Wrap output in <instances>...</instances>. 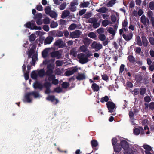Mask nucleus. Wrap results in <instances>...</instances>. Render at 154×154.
<instances>
[{"label":"nucleus","mask_w":154,"mask_h":154,"mask_svg":"<svg viewBox=\"0 0 154 154\" xmlns=\"http://www.w3.org/2000/svg\"><path fill=\"white\" fill-rule=\"evenodd\" d=\"M122 148L124 150V154H131L133 150L129 146V143L125 140H122L121 142V145H119L118 147Z\"/></svg>","instance_id":"obj_1"},{"label":"nucleus","mask_w":154,"mask_h":154,"mask_svg":"<svg viewBox=\"0 0 154 154\" xmlns=\"http://www.w3.org/2000/svg\"><path fill=\"white\" fill-rule=\"evenodd\" d=\"M53 71V69H48L45 72V75L48 76V80L49 81L52 82V84L56 85L58 83L59 81L57 79H55V75L52 74Z\"/></svg>","instance_id":"obj_2"},{"label":"nucleus","mask_w":154,"mask_h":154,"mask_svg":"<svg viewBox=\"0 0 154 154\" xmlns=\"http://www.w3.org/2000/svg\"><path fill=\"white\" fill-rule=\"evenodd\" d=\"M45 75L44 69L38 70L33 71L31 73V77L33 79L37 80L38 77H43Z\"/></svg>","instance_id":"obj_3"},{"label":"nucleus","mask_w":154,"mask_h":154,"mask_svg":"<svg viewBox=\"0 0 154 154\" xmlns=\"http://www.w3.org/2000/svg\"><path fill=\"white\" fill-rule=\"evenodd\" d=\"M33 95L35 98L39 97L40 95L38 92L36 91H33L31 92L28 93L25 95L24 99L23 100L24 102H27L28 103H31L32 100L31 98V96Z\"/></svg>","instance_id":"obj_4"},{"label":"nucleus","mask_w":154,"mask_h":154,"mask_svg":"<svg viewBox=\"0 0 154 154\" xmlns=\"http://www.w3.org/2000/svg\"><path fill=\"white\" fill-rule=\"evenodd\" d=\"M63 50H59L51 52L50 53L51 57L52 58H55L57 59L63 58Z\"/></svg>","instance_id":"obj_5"},{"label":"nucleus","mask_w":154,"mask_h":154,"mask_svg":"<svg viewBox=\"0 0 154 154\" xmlns=\"http://www.w3.org/2000/svg\"><path fill=\"white\" fill-rule=\"evenodd\" d=\"M77 58L79 60V63L82 64L86 63L89 60L88 58L86 57L85 54L83 53L78 54Z\"/></svg>","instance_id":"obj_6"},{"label":"nucleus","mask_w":154,"mask_h":154,"mask_svg":"<svg viewBox=\"0 0 154 154\" xmlns=\"http://www.w3.org/2000/svg\"><path fill=\"white\" fill-rule=\"evenodd\" d=\"M98 19L95 17H92L89 19L88 21L89 23H93L92 27L94 28L98 27L100 25V23L98 22Z\"/></svg>","instance_id":"obj_7"},{"label":"nucleus","mask_w":154,"mask_h":154,"mask_svg":"<svg viewBox=\"0 0 154 154\" xmlns=\"http://www.w3.org/2000/svg\"><path fill=\"white\" fill-rule=\"evenodd\" d=\"M128 24L127 19H125L122 24V28L119 30V34L120 35L122 34L124 32L128 31Z\"/></svg>","instance_id":"obj_8"},{"label":"nucleus","mask_w":154,"mask_h":154,"mask_svg":"<svg viewBox=\"0 0 154 154\" xmlns=\"http://www.w3.org/2000/svg\"><path fill=\"white\" fill-rule=\"evenodd\" d=\"M117 140L116 138H113L112 140V144L113 146V148L114 151L117 153L116 154H118L119 152L121 150V148L120 147H118L119 145L118 144L115 145L117 142Z\"/></svg>","instance_id":"obj_9"},{"label":"nucleus","mask_w":154,"mask_h":154,"mask_svg":"<svg viewBox=\"0 0 154 154\" xmlns=\"http://www.w3.org/2000/svg\"><path fill=\"white\" fill-rule=\"evenodd\" d=\"M133 133L134 135H138L140 133L141 134H144L145 133L144 131L143 127L140 126L137 128H134L133 130Z\"/></svg>","instance_id":"obj_10"},{"label":"nucleus","mask_w":154,"mask_h":154,"mask_svg":"<svg viewBox=\"0 0 154 154\" xmlns=\"http://www.w3.org/2000/svg\"><path fill=\"white\" fill-rule=\"evenodd\" d=\"M54 45L59 48H63L66 46L65 43L62 39H60L55 41Z\"/></svg>","instance_id":"obj_11"},{"label":"nucleus","mask_w":154,"mask_h":154,"mask_svg":"<svg viewBox=\"0 0 154 154\" xmlns=\"http://www.w3.org/2000/svg\"><path fill=\"white\" fill-rule=\"evenodd\" d=\"M106 105L109 110V112L110 113L113 112L114 109L116 107L115 104L112 102L109 101L107 103Z\"/></svg>","instance_id":"obj_12"},{"label":"nucleus","mask_w":154,"mask_h":154,"mask_svg":"<svg viewBox=\"0 0 154 154\" xmlns=\"http://www.w3.org/2000/svg\"><path fill=\"white\" fill-rule=\"evenodd\" d=\"M122 34L123 38L127 41L130 40L132 38L133 35L131 32L126 33V32H124Z\"/></svg>","instance_id":"obj_13"},{"label":"nucleus","mask_w":154,"mask_h":154,"mask_svg":"<svg viewBox=\"0 0 154 154\" xmlns=\"http://www.w3.org/2000/svg\"><path fill=\"white\" fill-rule=\"evenodd\" d=\"M92 47L96 51H98L102 48V45L100 43H97L96 42L94 41L92 44Z\"/></svg>","instance_id":"obj_14"},{"label":"nucleus","mask_w":154,"mask_h":154,"mask_svg":"<svg viewBox=\"0 0 154 154\" xmlns=\"http://www.w3.org/2000/svg\"><path fill=\"white\" fill-rule=\"evenodd\" d=\"M78 70V69L76 67H74L69 70L67 71L65 73V75L66 76H69L73 74Z\"/></svg>","instance_id":"obj_15"},{"label":"nucleus","mask_w":154,"mask_h":154,"mask_svg":"<svg viewBox=\"0 0 154 154\" xmlns=\"http://www.w3.org/2000/svg\"><path fill=\"white\" fill-rule=\"evenodd\" d=\"M81 32L79 30H75L71 33V35L73 38H78L79 37Z\"/></svg>","instance_id":"obj_16"},{"label":"nucleus","mask_w":154,"mask_h":154,"mask_svg":"<svg viewBox=\"0 0 154 154\" xmlns=\"http://www.w3.org/2000/svg\"><path fill=\"white\" fill-rule=\"evenodd\" d=\"M33 87L35 89L38 88L42 90L43 88L42 85L37 81H36L33 84Z\"/></svg>","instance_id":"obj_17"},{"label":"nucleus","mask_w":154,"mask_h":154,"mask_svg":"<svg viewBox=\"0 0 154 154\" xmlns=\"http://www.w3.org/2000/svg\"><path fill=\"white\" fill-rule=\"evenodd\" d=\"M49 62V61L48 60H46L43 61V63L44 65L47 64V69H53L54 67L52 64H48Z\"/></svg>","instance_id":"obj_18"},{"label":"nucleus","mask_w":154,"mask_h":154,"mask_svg":"<svg viewBox=\"0 0 154 154\" xmlns=\"http://www.w3.org/2000/svg\"><path fill=\"white\" fill-rule=\"evenodd\" d=\"M53 38L52 37L48 36L46 38L44 44L47 45L50 44L53 40Z\"/></svg>","instance_id":"obj_19"},{"label":"nucleus","mask_w":154,"mask_h":154,"mask_svg":"<svg viewBox=\"0 0 154 154\" xmlns=\"http://www.w3.org/2000/svg\"><path fill=\"white\" fill-rule=\"evenodd\" d=\"M140 20L141 22L144 25H146L147 23H149V21L148 19L146 18V16L143 15L141 17Z\"/></svg>","instance_id":"obj_20"},{"label":"nucleus","mask_w":154,"mask_h":154,"mask_svg":"<svg viewBox=\"0 0 154 154\" xmlns=\"http://www.w3.org/2000/svg\"><path fill=\"white\" fill-rule=\"evenodd\" d=\"M88 49L87 47L85 45H83L80 47L79 49V52H82L85 53L88 51Z\"/></svg>","instance_id":"obj_21"},{"label":"nucleus","mask_w":154,"mask_h":154,"mask_svg":"<svg viewBox=\"0 0 154 154\" xmlns=\"http://www.w3.org/2000/svg\"><path fill=\"white\" fill-rule=\"evenodd\" d=\"M142 43L144 47H146L148 45V42L146 38L144 36H143L141 37Z\"/></svg>","instance_id":"obj_22"},{"label":"nucleus","mask_w":154,"mask_h":154,"mask_svg":"<svg viewBox=\"0 0 154 154\" xmlns=\"http://www.w3.org/2000/svg\"><path fill=\"white\" fill-rule=\"evenodd\" d=\"M35 24V23L29 22L25 24L24 26L26 27L30 28L31 29H32L34 27Z\"/></svg>","instance_id":"obj_23"},{"label":"nucleus","mask_w":154,"mask_h":154,"mask_svg":"<svg viewBox=\"0 0 154 154\" xmlns=\"http://www.w3.org/2000/svg\"><path fill=\"white\" fill-rule=\"evenodd\" d=\"M91 88L94 91H97L100 89L99 86L96 83H93L92 85Z\"/></svg>","instance_id":"obj_24"},{"label":"nucleus","mask_w":154,"mask_h":154,"mask_svg":"<svg viewBox=\"0 0 154 154\" xmlns=\"http://www.w3.org/2000/svg\"><path fill=\"white\" fill-rule=\"evenodd\" d=\"M46 99L49 101H50L52 102H53L54 100H56V104L58 102V100L57 99H55V97L54 96H49L46 98Z\"/></svg>","instance_id":"obj_25"},{"label":"nucleus","mask_w":154,"mask_h":154,"mask_svg":"<svg viewBox=\"0 0 154 154\" xmlns=\"http://www.w3.org/2000/svg\"><path fill=\"white\" fill-rule=\"evenodd\" d=\"M70 14L69 11L68 10H64L63 11L61 15V17L64 19L68 16Z\"/></svg>","instance_id":"obj_26"},{"label":"nucleus","mask_w":154,"mask_h":154,"mask_svg":"<svg viewBox=\"0 0 154 154\" xmlns=\"http://www.w3.org/2000/svg\"><path fill=\"white\" fill-rule=\"evenodd\" d=\"M90 4L88 1L85 2H81L79 6L81 8H86Z\"/></svg>","instance_id":"obj_27"},{"label":"nucleus","mask_w":154,"mask_h":154,"mask_svg":"<svg viewBox=\"0 0 154 154\" xmlns=\"http://www.w3.org/2000/svg\"><path fill=\"white\" fill-rule=\"evenodd\" d=\"M128 59L131 63L133 64H135V59L132 55H129Z\"/></svg>","instance_id":"obj_28"},{"label":"nucleus","mask_w":154,"mask_h":154,"mask_svg":"<svg viewBox=\"0 0 154 154\" xmlns=\"http://www.w3.org/2000/svg\"><path fill=\"white\" fill-rule=\"evenodd\" d=\"M49 49L47 48L45 49L42 52V56L44 58H46L48 53Z\"/></svg>","instance_id":"obj_29"},{"label":"nucleus","mask_w":154,"mask_h":154,"mask_svg":"<svg viewBox=\"0 0 154 154\" xmlns=\"http://www.w3.org/2000/svg\"><path fill=\"white\" fill-rule=\"evenodd\" d=\"M35 47L33 46L30 49L29 54H28V58H29L31 57V56L32 54H34L35 53Z\"/></svg>","instance_id":"obj_30"},{"label":"nucleus","mask_w":154,"mask_h":154,"mask_svg":"<svg viewBox=\"0 0 154 154\" xmlns=\"http://www.w3.org/2000/svg\"><path fill=\"white\" fill-rule=\"evenodd\" d=\"M107 30L109 33L112 34L113 36L115 35L116 34L115 31L111 27L108 28Z\"/></svg>","instance_id":"obj_31"},{"label":"nucleus","mask_w":154,"mask_h":154,"mask_svg":"<svg viewBox=\"0 0 154 154\" xmlns=\"http://www.w3.org/2000/svg\"><path fill=\"white\" fill-rule=\"evenodd\" d=\"M96 11L100 13H105L107 11V9L105 7H101L98 9H97Z\"/></svg>","instance_id":"obj_32"},{"label":"nucleus","mask_w":154,"mask_h":154,"mask_svg":"<svg viewBox=\"0 0 154 154\" xmlns=\"http://www.w3.org/2000/svg\"><path fill=\"white\" fill-rule=\"evenodd\" d=\"M78 80H83L85 78V75L83 74H79L76 77Z\"/></svg>","instance_id":"obj_33"},{"label":"nucleus","mask_w":154,"mask_h":154,"mask_svg":"<svg viewBox=\"0 0 154 154\" xmlns=\"http://www.w3.org/2000/svg\"><path fill=\"white\" fill-rule=\"evenodd\" d=\"M88 36L92 38L95 39L97 37L96 34L93 32H91L88 34Z\"/></svg>","instance_id":"obj_34"},{"label":"nucleus","mask_w":154,"mask_h":154,"mask_svg":"<svg viewBox=\"0 0 154 154\" xmlns=\"http://www.w3.org/2000/svg\"><path fill=\"white\" fill-rule=\"evenodd\" d=\"M136 42L137 44L139 46H141L142 45V43L141 41V40L140 37L139 36L137 37L136 38Z\"/></svg>","instance_id":"obj_35"},{"label":"nucleus","mask_w":154,"mask_h":154,"mask_svg":"<svg viewBox=\"0 0 154 154\" xmlns=\"http://www.w3.org/2000/svg\"><path fill=\"white\" fill-rule=\"evenodd\" d=\"M48 15H49L51 17L54 18H56L57 16L56 13L53 11H52Z\"/></svg>","instance_id":"obj_36"},{"label":"nucleus","mask_w":154,"mask_h":154,"mask_svg":"<svg viewBox=\"0 0 154 154\" xmlns=\"http://www.w3.org/2000/svg\"><path fill=\"white\" fill-rule=\"evenodd\" d=\"M132 93L134 95H137L140 93V89L138 88H135L132 91Z\"/></svg>","instance_id":"obj_37"},{"label":"nucleus","mask_w":154,"mask_h":154,"mask_svg":"<svg viewBox=\"0 0 154 154\" xmlns=\"http://www.w3.org/2000/svg\"><path fill=\"white\" fill-rule=\"evenodd\" d=\"M92 147L93 148L96 147L98 145V142L95 140H93L91 142Z\"/></svg>","instance_id":"obj_38"},{"label":"nucleus","mask_w":154,"mask_h":154,"mask_svg":"<svg viewBox=\"0 0 154 154\" xmlns=\"http://www.w3.org/2000/svg\"><path fill=\"white\" fill-rule=\"evenodd\" d=\"M140 91V95H143L146 92V90L145 88L141 87Z\"/></svg>","instance_id":"obj_39"},{"label":"nucleus","mask_w":154,"mask_h":154,"mask_svg":"<svg viewBox=\"0 0 154 154\" xmlns=\"http://www.w3.org/2000/svg\"><path fill=\"white\" fill-rule=\"evenodd\" d=\"M77 26L76 24L73 23L70 25L69 28V29L70 30H72L75 29Z\"/></svg>","instance_id":"obj_40"},{"label":"nucleus","mask_w":154,"mask_h":154,"mask_svg":"<svg viewBox=\"0 0 154 154\" xmlns=\"http://www.w3.org/2000/svg\"><path fill=\"white\" fill-rule=\"evenodd\" d=\"M108 100V97L107 96H106L104 97H102L100 101L101 103H104V102H107Z\"/></svg>","instance_id":"obj_41"},{"label":"nucleus","mask_w":154,"mask_h":154,"mask_svg":"<svg viewBox=\"0 0 154 154\" xmlns=\"http://www.w3.org/2000/svg\"><path fill=\"white\" fill-rule=\"evenodd\" d=\"M98 38L102 41H104L106 39V36L104 34H100L98 36Z\"/></svg>","instance_id":"obj_42"},{"label":"nucleus","mask_w":154,"mask_h":154,"mask_svg":"<svg viewBox=\"0 0 154 154\" xmlns=\"http://www.w3.org/2000/svg\"><path fill=\"white\" fill-rule=\"evenodd\" d=\"M70 54L74 57H76L77 55V52L74 49H72L71 51Z\"/></svg>","instance_id":"obj_43"},{"label":"nucleus","mask_w":154,"mask_h":154,"mask_svg":"<svg viewBox=\"0 0 154 154\" xmlns=\"http://www.w3.org/2000/svg\"><path fill=\"white\" fill-rule=\"evenodd\" d=\"M125 65L123 64H122L119 68V74H121L122 73L124 70Z\"/></svg>","instance_id":"obj_44"},{"label":"nucleus","mask_w":154,"mask_h":154,"mask_svg":"<svg viewBox=\"0 0 154 154\" xmlns=\"http://www.w3.org/2000/svg\"><path fill=\"white\" fill-rule=\"evenodd\" d=\"M102 25L104 27H106L109 24V21L107 20H104L102 22Z\"/></svg>","instance_id":"obj_45"},{"label":"nucleus","mask_w":154,"mask_h":154,"mask_svg":"<svg viewBox=\"0 0 154 154\" xmlns=\"http://www.w3.org/2000/svg\"><path fill=\"white\" fill-rule=\"evenodd\" d=\"M36 36L34 34H32L29 36V40L31 41H34L36 38Z\"/></svg>","instance_id":"obj_46"},{"label":"nucleus","mask_w":154,"mask_h":154,"mask_svg":"<svg viewBox=\"0 0 154 154\" xmlns=\"http://www.w3.org/2000/svg\"><path fill=\"white\" fill-rule=\"evenodd\" d=\"M115 3V0H111L108 3L107 6L108 7H112Z\"/></svg>","instance_id":"obj_47"},{"label":"nucleus","mask_w":154,"mask_h":154,"mask_svg":"<svg viewBox=\"0 0 154 154\" xmlns=\"http://www.w3.org/2000/svg\"><path fill=\"white\" fill-rule=\"evenodd\" d=\"M66 6V2H64L60 5L59 6V8L60 10H63L65 9Z\"/></svg>","instance_id":"obj_48"},{"label":"nucleus","mask_w":154,"mask_h":154,"mask_svg":"<svg viewBox=\"0 0 154 154\" xmlns=\"http://www.w3.org/2000/svg\"><path fill=\"white\" fill-rule=\"evenodd\" d=\"M58 25V24L57 22L53 21L51 22L50 25V27L52 28H54L57 27Z\"/></svg>","instance_id":"obj_49"},{"label":"nucleus","mask_w":154,"mask_h":154,"mask_svg":"<svg viewBox=\"0 0 154 154\" xmlns=\"http://www.w3.org/2000/svg\"><path fill=\"white\" fill-rule=\"evenodd\" d=\"M56 66H60L62 65L63 64V62L61 60H57L56 61Z\"/></svg>","instance_id":"obj_50"},{"label":"nucleus","mask_w":154,"mask_h":154,"mask_svg":"<svg viewBox=\"0 0 154 154\" xmlns=\"http://www.w3.org/2000/svg\"><path fill=\"white\" fill-rule=\"evenodd\" d=\"M45 11L46 14L48 15L52 11L49 6H47L45 9Z\"/></svg>","instance_id":"obj_51"},{"label":"nucleus","mask_w":154,"mask_h":154,"mask_svg":"<svg viewBox=\"0 0 154 154\" xmlns=\"http://www.w3.org/2000/svg\"><path fill=\"white\" fill-rule=\"evenodd\" d=\"M143 148L146 150L151 151L152 148L151 146L148 145H144L143 146Z\"/></svg>","instance_id":"obj_52"},{"label":"nucleus","mask_w":154,"mask_h":154,"mask_svg":"<svg viewBox=\"0 0 154 154\" xmlns=\"http://www.w3.org/2000/svg\"><path fill=\"white\" fill-rule=\"evenodd\" d=\"M63 33L60 31H57L56 33V36L57 37H61L63 36Z\"/></svg>","instance_id":"obj_53"},{"label":"nucleus","mask_w":154,"mask_h":154,"mask_svg":"<svg viewBox=\"0 0 154 154\" xmlns=\"http://www.w3.org/2000/svg\"><path fill=\"white\" fill-rule=\"evenodd\" d=\"M42 17V15L41 13L37 14L35 16V18L36 19H41Z\"/></svg>","instance_id":"obj_54"},{"label":"nucleus","mask_w":154,"mask_h":154,"mask_svg":"<svg viewBox=\"0 0 154 154\" xmlns=\"http://www.w3.org/2000/svg\"><path fill=\"white\" fill-rule=\"evenodd\" d=\"M78 0H73L70 3V5L74 6H77L78 5Z\"/></svg>","instance_id":"obj_55"},{"label":"nucleus","mask_w":154,"mask_h":154,"mask_svg":"<svg viewBox=\"0 0 154 154\" xmlns=\"http://www.w3.org/2000/svg\"><path fill=\"white\" fill-rule=\"evenodd\" d=\"M76 7L75 6L70 5V7L69 9L72 12H74L76 10Z\"/></svg>","instance_id":"obj_56"},{"label":"nucleus","mask_w":154,"mask_h":154,"mask_svg":"<svg viewBox=\"0 0 154 154\" xmlns=\"http://www.w3.org/2000/svg\"><path fill=\"white\" fill-rule=\"evenodd\" d=\"M149 7L151 10H154V2L151 1L150 2Z\"/></svg>","instance_id":"obj_57"},{"label":"nucleus","mask_w":154,"mask_h":154,"mask_svg":"<svg viewBox=\"0 0 154 154\" xmlns=\"http://www.w3.org/2000/svg\"><path fill=\"white\" fill-rule=\"evenodd\" d=\"M43 22L46 24H49L50 22V19L47 17L44 18L43 20Z\"/></svg>","instance_id":"obj_58"},{"label":"nucleus","mask_w":154,"mask_h":154,"mask_svg":"<svg viewBox=\"0 0 154 154\" xmlns=\"http://www.w3.org/2000/svg\"><path fill=\"white\" fill-rule=\"evenodd\" d=\"M147 15L148 17L150 18V19H152V18H153V13L151 11H149L148 12Z\"/></svg>","instance_id":"obj_59"},{"label":"nucleus","mask_w":154,"mask_h":154,"mask_svg":"<svg viewBox=\"0 0 154 154\" xmlns=\"http://www.w3.org/2000/svg\"><path fill=\"white\" fill-rule=\"evenodd\" d=\"M69 86V83L66 82H63L62 84V88H67Z\"/></svg>","instance_id":"obj_60"},{"label":"nucleus","mask_w":154,"mask_h":154,"mask_svg":"<svg viewBox=\"0 0 154 154\" xmlns=\"http://www.w3.org/2000/svg\"><path fill=\"white\" fill-rule=\"evenodd\" d=\"M44 86L46 88H50L51 86V84L50 82H45Z\"/></svg>","instance_id":"obj_61"},{"label":"nucleus","mask_w":154,"mask_h":154,"mask_svg":"<svg viewBox=\"0 0 154 154\" xmlns=\"http://www.w3.org/2000/svg\"><path fill=\"white\" fill-rule=\"evenodd\" d=\"M54 91L57 93H60L62 91V89L60 87H58L55 88Z\"/></svg>","instance_id":"obj_62"},{"label":"nucleus","mask_w":154,"mask_h":154,"mask_svg":"<svg viewBox=\"0 0 154 154\" xmlns=\"http://www.w3.org/2000/svg\"><path fill=\"white\" fill-rule=\"evenodd\" d=\"M149 108L150 109L152 110L154 109V102H152L149 103Z\"/></svg>","instance_id":"obj_63"},{"label":"nucleus","mask_w":154,"mask_h":154,"mask_svg":"<svg viewBox=\"0 0 154 154\" xmlns=\"http://www.w3.org/2000/svg\"><path fill=\"white\" fill-rule=\"evenodd\" d=\"M144 101L147 103L150 102L151 101V98L150 97L148 96H146L144 98Z\"/></svg>","instance_id":"obj_64"}]
</instances>
